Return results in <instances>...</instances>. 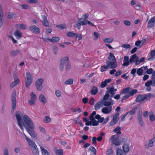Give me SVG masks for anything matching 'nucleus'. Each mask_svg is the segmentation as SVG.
<instances>
[{"label": "nucleus", "mask_w": 155, "mask_h": 155, "mask_svg": "<svg viewBox=\"0 0 155 155\" xmlns=\"http://www.w3.org/2000/svg\"><path fill=\"white\" fill-rule=\"evenodd\" d=\"M137 60L138 59V57L137 56L136 54H133L130 58V62H135V61L134 59Z\"/></svg>", "instance_id": "28"}, {"label": "nucleus", "mask_w": 155, "mask_h": 155, "mask_svg": "<svg viewBox=\"0 0 155 155\" xmlns=\"http://www.w3.org/2000/svg\"><path fill=\"white\" fill-rule=\"evenodd\" d=\"M91 120V121L92 125L93 126H97L98 125V121L95 120L94 119V120Z\"/></svg>", "instance_id": "52"}, {"label": "nucleus", "mask_w": 155, "mask_h": 155, "mask_svg": "<svg viewBox=\"0 0 155 155\" xmlns=\"http://www.w3.org/2000/svg\"><path fill=\"white\" fill-rule=\"evenodd\" d=\"M17 16L16 14L13 12H10L8 13V18L9 19L15 18Z\"/></svg>", "instance_id": "34"}, {"label": "nucleus", "mask_w": 155, "mask_h": 155, "mask_svg": "<svg viewBox=\"0 0 155 155\" xmlns=\"http://www.w3.org/2000/svg\"><path fill=\"white\" fill-rule=\"evenodd\" d=\"M51 118L48 116H46L43 119V121L45 123H48L51 121Z\"/></svg>", "instance_id": "47"}, {"label": "nucleus", "mask_w": 155, "mask_h": 155, "mask_svg": "<svg viewBox=\"0 0 155 155\" xmlns=\"http://www.w3.org/2000/svg\"><path fill=\"white\" fill-rule=\"evenodd\" d=\"M56 26L60 30H63L67 26L65 25L62 24L56 25Z\"/></svg>", "instance_id": "49"}, {"label": "nucleus", "mask_w": 155, "mask_h": 155, "mask_svg": "<svg viewBox=\"0 0 155 155\" xmlns=\"http://www.w3.org/2000/svg\"><path fill=\"white\" fill-rule=\"evenodd\" d=\"M107 91H106L108 93H110V97H113L114 96L115 94L114 91V88L112 87H107L106 88Z\"/></svg>", "instance_id": "20"}, {"label": "nucleus", "mask_w": 155, "mask_h": 155, "mask_svg": "<svg viewBox=\"0 0 155 155\" xmlns=\"http://www.w3.org/2000/svg\"><path fill=\"white\" fill-rule=\"evenodd\" d=\"M155 22V16L151 18L149 21L147 23V28H150L153 27Z\"/></svg>", "instance_id": "14"}, {"label": "nucleus", "mask_w": 155, "mask_h": 155, "mask_svg": "<svg viewBox=\"0 0 155 155\" xmlns=\"http://www.w3.org/2000/svg\"><path fill=\"white\" fill-rule=\"evenodd\" d=\"M17 26H19L21 29H25L26 27L25 25L23 24H19Z\"/></svg>", "instance_id": "62"}, {"label": "nucleus", "mask_w": 155, "mask_h": 155, "mask_svg": "<svg viewBox=\"0 0 155 155\" xmlns=\"http://www.w3.org/2000/svg\"><path fill=\"white\" fill-rule=\"evenodd\" d=\"M3 21V13L2 5H0V27L2 25Z\"/></svg>", "instance_id": "16"}, {"label": "nucleus", "mask_w": 155, "mask_h": 155, "mask_svg": "<svg viewBox=\"0 0 155 155\" xmlns=\"http://www.w3.org/2000/svg\"><path fill=\"white\" fill-rule=\"evenodd\" d=\"M121 128L119 127H117L115 128L113 130V132H117L116 135L119 136L121 134V132L120 131Z\"/></svg>", "instance_id": "33"}, {"label": "nucleus", "mask_w": 155, "mask_h": 155, "mask_svg": "<svg viewBox=\"0 0 155 155\" xmlns=\"http://www.w3.org/2000/svg\"><path fill=\"white\" fill-rule=\"evenodd\" d=\"M25 79L26 87L28 88L33 82V78L32 74L29 72H28L26 73Z\"/></svg>", "instance_id": "3"}, {"label": "nucleus", "mask_w": 155, "mask_h": 155, "mask_svg": "<svg viewBox=\"0 0 155 155\" xmlns=\"http://www.w3.org/2000/svg\"><path fill=\"white\" fill-rule=\"evenodd\" d=\"M153 96V95L151 93H148L147 94H139L137 95L135 99V101L137 103L144 102L145 100H149L151 97Z\"/></svg>", "instance_id": "2"}, {"label": "nucleus", "mask_w": 155, "mask_h": 155, "mask_svg": "<svg viewBox=\"0 0 155 155\" xmlns=\"http://www.w3.org/2000/svg\"><path fill=\"white\" fill-rule=\"evenodd\" d=\"M31 97L30 100L29 101V104L31 105L34 104L35 101L36 100L37 97L36 95L33 93V92H31Z\"/></svg>", "instance_id": "10"}, {"label": "nucleus", "mask_w": 155, "mask_h": 155, "mask_svg": "<svg viewBox=\"0 0 155 155\" xmlns=\"http://www.w3.org/2000/svg\"><path fill=\"white\" fill-rule=\"evenodd\" d=\"M20 80L19 78H17L16 80H14V81L11 83L10 84V87H13L15 86L18 84L20 82Z\"/></svg>", "instance_id": "27"}, {"label": "nucleus", "mask_w": 155, "mask_h": 155, "mask_svg": "<svg viewBox=\"0 0 155 155\" xmlns=\"http://www.w3.org/2000/svg\"><path fill=\"white\" fill-rule=\"evenodd\" d=\"M60 38L58 37H53L52 39H51V42H58Z\"/></svg>", "instance_id": "46"}, {"label": "nucleus", "mask_w": 155, "mask_h": 155, "mask_svg": "<svg viewBox=\"0 0 155 155\" xmlns=\"http://www.w3.org/2000/svg\"><path fill=\"white\" fill-rule=\"evenodd\" d=\"M109 93L106 92V93L103 97V99L104 101L106 100L109 98Z\"/></svg>", "instance_id": "59"}, {"label": "nucleus", "mask_w": 155, "mask_h": 155, "mask_svg": "<svg viewBox=\"0 0 155 155\" xmlns=\"http://www.w3.org/2000/svg\"><path fill=\"white\" fill-rule=\"evenodd\" d=\"M14 35L18 39H20L22 36V33L20 31L18 30L14 32Z\"/></svg>", "instance_id": "22"}, {"label": "nucleus", "mask_w": 155, "mask_h": 155, "mask_svg": "<svg viewBox=\"0 0 155 155\" xmlns=\"http://www.w3.org/2000/svg\"><path fill=\"white\" fill-rule=\"evenodd\" d=\"M95 101V100L94 98H91L89 102V103L91 105H93L94 104V102Z\"/></svg>", "instance_id": "58"}, {"label": "nucleus", "mask_w": 155, "mask_h": 155, "mask_svg": "<svg viewBox=\"0 0 155 155\" xmlns=\"http://www.w3.org/2000/svg\"><path fill=\"white\" fill-rule=\"evenodd\" d=\"M39 100L44 103H46V98L43 94H41L40 95L39 97Z\"/></svg>", "instance_id": "36"}, {"label": "nucleus", "mask_w": 155, "mask_h": 155, "mask_svg": "<svg viewBox=\"0 0 155 155\" xmlns=\"http://www.w3.org/2000/svg\"><path fill=\"white\" fill-rule=\"evenodd\" d=\"M137 74L139 76H141L143 74V70L141 68H138L137 71Z\"/></svg>", "instance_id": "48"}, {"label": "nucleus", "mask_w": 155, "mask_h": 155, "mask_svg": "<svg viewBox=\"0 0 155 155\" xmlns=\"http://www.w3.org/2000/svg\"><path fill=\"white\" fill-rule=\"evenodd\" d=\"M118 137V136L114 135L110 138L109 140L112 144L116 146H119L121 144V141L119 140Z\"/></svg>", "instance_id": "4"}, {"label": "nucleus", "mask_w": 155, "mask_h": 155, "mask_svg": "<svg viewBox=\"0 0 155 155\" xmlns=\"http://www.w3.org/2000/svg\"><path fill=\"white\" fill-rule=\"evenodd\" d=\"M155 141V135L153 138L149 141L148 145L149 147H151L153 145V142Z\"/></svg>", "instance_id": "37"}, {"label": "nucleus", "mask_w": 155, "mask_h": 155, "mask_svg": "<svg viewBox=\"0 0 155 155\" xmlns=\"http://www.w3.org/2000/svg\"><path fill=\"white\" fill-rule=\"evenodd\" d=\"M55 153L56 155H63V150L62 149H58L55 151Z\"/></svg>", "instance_id": "42"}, {"label": "nucleus", "mask_w": 155, "mask_h": 155, "mask_svg": "<svg viewBox=\"0 0 155 155\" xmlns=\"http://www.w3.org/2000/svg\"><path fill=\"white\" fill-rule=\"evenodd\" d=\"M97 140V138L96 137H92V143L94 145H97V142H96Z\"/></svg>", "instance_id": "64"}, {"label": "nucleus", "mask_w": 155, "mask_h": 155, "mask_svg": "<svg viewBox=\"0 0 155 155\" xmlns=\"http://www.w3.org/2000/svg\"><path fill=\"white\" fill-rule=\"evenodd\" d=\"M108 59L109 60V61H116V58L114 54L111 52L110 53Z\"/></svg>", "instance_id": "30"}, {"label": "nucleus", "mask_w": 155, "mask_h": 155, "mask_svg": "<svg viewBox=\"0 0 155 155\" xmlns=\"http://www.w3.org/2000/svg\"><path fill=\"white\" fill-rule=\"evenodd\" d=\"M109 68L107 65H104L101 66L100 68V71L101 72H103L107 70H108Z\"/></svg>", "instance_id": "40"}, {"label": "nucleus", "mask_w": 155, "mask_h": 155, "mask_svg": "<svg viewBox=\"0 0 155 155\" xmlns=\"http://www.w3.org/2000/svg\"><path fill=\"white\" fill-rule=\"evenodd\" d=\"M19 53L18 50H14L11 51L10 54L12 56H15L17 55Z\"/></svg>", "instance_id": "43"}, {"label": "nucleus", "mask_w": 155, "mask_h": 155, "mask_svg": "<svg viewBox=\"0 0 155 155\" xmlns=\"http://www.w3.org/2000/svg\"><path fill=\"white\" fill-rule=\"evenodd\" d=\"M119 117V114L118 113H116L113 116L112 120L117 123L118 121V117Z\"/></svg>", "instance_id": "38"}, {"label": "nucleus", "mask_w": 155, "mask_h": 155, "mask_svg": "<svg viewBox=\"0 0 155 155\" xmlns=\"http://www.w3.org/2000/svg\"><path fill=\"white\" fill-rule=\"evenodd\" d=\"M132 89L131 88L128 87L127 88H124L122 89L120 92V94H129L130 90Z\"/></svg>", "instance_id": "19"}, {"label": "nucleus", "mask_w": 155, "mask_h": 155, "mask_svg": "<svg viewBox=\"0 0 155 155\" xmlns=\"http://www.w3.org/2000/svg\"><path fill=\"white\" fill-rule=\"evenodd\" d=\"M137 109V107H135L132 108L130 110L127 112V114H129V115H131L135 114Z\"/></svg>", "instance_id": "32"}, {"label": "nucleus", "mask_w": 155, "mask_h": 155, "mask_svg": "<svg viewBox=\"0 0 155 155\" xmlns=\"http://www.w3.org/2000/svg\"><path fill=\"white\" fill-rule=\"evenodd\" d=\"M63 59H61L60 61V69L61 71H63L64 69V65H65Z\"/></svg>", "instance_id": "35"}, {"label": "nucleus", "mask_w": 155, "mask_h": 155, "mask_svg": "<svg viewBox=\"0 0 155 155\" xmlns=\"http://www.w3.org/2000/svg\"><path fill=\"white\" fill-rule=\"evenodd\" d=\"M116 155H127L126 153L121 148H118L116 152Z\"/></svg>", "instance_id": "26"}, {"label": "nucleus", "mask_w": 155, "mask_h": 155, "mask_svg": "<svg viewBox=\"0 0 155 155\" xmlns=\"http://www.w3.org/2000/svg\"><path fill=\"white\" fill-rule=\"evenodd\" d=\"M89 15L88 14H83L81 18H80L79 20V21H80L82 19H84L85 21H87V19Z\"/></svg>", "instance_id": "45"}, {"label": "nucleus", "mask_w": 155, "mask_h": 155, "mask_svg": "<svg viewBox=\"0 0 155 155\" xmlns=\"http://www.w3.org/2000/svg\"><path fill=\"white\" fill-rule=\"evenodd\" d=\"M112 110V108L111 107H104L102 108L101 111L104 114H110Z\"/></svg>", "instance_id": "15"}, {"label": "nucleus", "mask_w": 155, "mask_h": 155, "mask_svg": "<svg viewBox=\"0 0 155 155\" xmlns=\"http://www.w3.org/2000/svg\"><path fill=\"white\" fill-rule=\"evenodd\" d=\"M90 150L91 152H93L95 155H96L97 151L94 147H91L90 148Z\"/></svg>", "instance_id": "63"}, {"label": "nucleus", "mask_w": 155, "mask_h": 155, "mask_svg": "<svg viewBox=\"0 0 155 155\" xmlns=\"http://www.w3.org/2000/svg\"><path fill=\"white\" fill-rule=\"evenodd\" d=\"M15 91L13 92L12 95L11 101L12 102V112H13L16 108V100Z\"/></svg>", "instance_id": "6"}, {"label": "nucleus", "mask_w": 155, "mask_h": 155, "mask_svg": "<svg viewBox=\"0 0 155 155\" xmlns=\"http://www.w3.org/2000/svg\"><path fill=\"white\" fill-rule=\"evenodd\" d=\"M96 114V112L95 111H93L92 113L90 115L89 118L90 120H94V116Z\"/></svg>", "instance_id": "54"}, {"label": "nucleus", "mask_w": 155, "mask_h": 155, "mask_svg": "<svg viewBox=\"0 0 155 155\" xmlns=\"http://www.w3.org/2000/svg\"><path fill=\"white\" fill-rule=\"evenodd\" d=\"M106 63L109 68H114L117 67L116 61L107 60Z\"/></svg>", "instance_id": "7"}, {"label": "nucleus", "mask_w": 155, "mask_h": 155, "mask_svg": "<svg viewBox=\"0 0 155 155\" xmlns=\"http://www.w3.org/2000/svg\"><path fill=\"white\" fill-rule=\"evenodd\" d=\"M29 29L31 31L35 34H38L40 32V29L34 25L31 26L29 27Z\"/></svg>", "instance_id": "12"}, {"label": "nucleus", "mask_w": 155, "mask_h": 155, "mask_svg": "<svg viewBox=\"0 0 155 155\" xmlns=\"http://www.w3.org/2000/svg\"><path fill=\"white\" fill-rule=\"evenodd\" d=\"M152 80H150L147 82L145 84V85L148 87H149V89H148V91H149L151 90L150 87V86L151 85H152Z\"/></svg>", "instance_id": "39"}, {"label": "nucleus", "mask_w": 155, "mask_h": 155, "mask_svg": "<svg viewBox=\"0 0 155 155\" xmlns=\"http://www.w3.org/2000/svg\"><path fill=\"white\" fill-rule=\"evenodd\" d=\"M16 116L17 120L18 121V125L20 127L21 129L23 130V125H24V124L21 117V116L19 114H17L16 115Z\"/></svg>", "instance_id": "8"}, {"label": "nucleus", "mask_w": 155, "mask_h": 155, "mask_svg": "<svg viewBox=\"0 0 155 155\" xmlns=\"http://www.w3.org/2000/svg\"><path fill=\"white\" fill-rule=\"evenodd\" d=\"M76 35V33H73L71 32H69L67 34V35L68 37H74Z\"/></svg>", "instance_id": "53"}, {"label": "nucleus", "mask_w": 155, "mask_h": 155, "mask_svg": "<svg viewBox=\"0 0 155 155\" xmlns=\"http://www.w3.org/2000/svg\"><path fill=\"white\" fill-rule=\"evenodd\" d=\"M98 92L97 88L95 86H93L91 91V93L93 95H96L98 93Z\"/></svg>", "instance_id": "23"}, {"label": "nucleus", "mask_w": 155, "mask_h": 155, "mask_svg": "<svg viewBox=\"0 0 155 155\" xmlns=\"http://www.w3.org/2000/svg\"><path fill=\"white\" fill-rule=\"evenodd\" d=\"M122 150L126 154L128 153L130 150V147L127 143H124L122 146Z\"/></svg>", "instance_id": "21"}, {"label": "nucleus", "mask_w": 155, "mask_h": 155, "mask_svg": "<svg viewBox=\"0 0 155 155\" xmlns=\"http://www.w3.org/2000/svg\"><path fill=\"white\" fill-rule=\"evenodd\" d=\"M113 40V38H105L104 41L105 42L108 43H110Z\"/></svg>", "instance_id": "50"}, {"label": "nucleus", "mask_w": 155, "mask_h": 155, "mask_svg": "<svg viewBox=\"0 0 155 155\" xmlns=\"http://www.w3.org/2000/svg\"><path fill=\"white\" fill-rule=\"evenodd\" d=\"M40 149L43 155H50L49 153L43 147H41Z\"/></svg>", "instance_id": "29"}, {"label": "nucleus", "mask_w": 155, "mask_h": 155, "mask_svg": "<svg viewBox=\"0 0 155 155\" xmlns=\"http://www.w3.org/2000/svg\"><path fill=\"white\" fill-rule=\"evenodd\" d=\"M26 139L29 143L31 149L33 151H35L36 152L38 151V148L35 142L26 136Z\"/></svg>", "instance_id": "5"}, {"label": "nucleus", "mask_w": 155, "mask_h": 155, "mask_svg": "<svg viewBox=\"0 0 155 155\" xmlns=\"http://www.w3.org/2000/svg\"><path fill=\"white\" fill-rule=\"evenodd\" d=\"M73 80L72 79H70L66 81H65L64 83L66 85H68L69 84H73Z\"/></svg>", "instance_id": "51"}, {"label": "nucleus", "mask_w": 155, "mask_h": 155, "mask_svg": "<svg viewBox=\"0 0 155 155\" xmlns=\"http://www.w3.org/2000/svg\"><path fill=\"white\" fill-rule=\"evenodd\" d=\"M137 92V91L136 89H132L130 90V92L128 94L130 96H133L135 94H136Z\"/></svg>", "instance_id": "41"}, {"label": "nucleus", "mask_w": 155, "mask_h": 155, "mask_svg": "<svg viewBox=\"0 0 155 155\" xmlns=\"http://www.w3.org/2000/svg\"><path fill=\"white\" fill-rule=\"evenodd\" d=\"M44 81L43 79H39L36 81L35 85L37 90L41 91L42 88V84Z\"/></svg>", "instance_id": "9"}, {"label": "nucleus", "mask_w": 155, "mask_h": 155, "mask_svg": "<svg viewBox=\"0 0 155 155\" xmlns=\"http://www.w3.org/2000/svg\"><path fill=\"white\" fill-rule=\"evenodd\" d=\"M148 57H150L148 58V61H152L155 59V49L150 51V53L148 54Z\"/></svg>", "instance_id": "13"}, {"label": "nucleus", "mask_w": 155, "mask_h": 155, "mask_svg": "<svg viewBox=\"0 0 155 155\" xmlns=\"http://www.w3.org/2000/svg\"><path fill=\"white\" fill-rule=\"evenodd\" d=\"M130 97V95H129L128 94H127L124 96L122 98L121 101H123L128 99L129 97Z\"/></svg>", "instance_id": "57"}, {"label": "nucleus", "mask_w": 155, "mask_h": 155, "mask_svg": "<svg viewBox=\"0 0 155 155\" xmlns=\"http://www.w3.org/2000/svg\"><path fill=\"white\" fill-rule=\"evenodd\" d=\"M129 60V57L128 56H125L124 57L123 61V63L122 64L123 66H127L129 64L130 62Z\"/></svg>", "instance_id": "17"}, {"label": "nucleus", "mask_w": 155, "mask_h": 155, "mask_svg": "<svg viewBox=\"0 0 155 155\" xmlns=\"http://www.w3.org/2000/svg\"><path fill=\"white\" fill-rule=\"evenodd\" d=\"M23 118L25 123L28 127L26 128L27 131L32 137H35L37 135L35 132L33 130L34 128V126L32 120L28 116L26 115H24Z\"/></svg>", "instance_id": "1"}, {"label": "nucleus", "mask_w": 155, "mask_h": 155, "mask_svg": "<svg viewBox=\"0 0 155 155\" xmlns=\"http://www.w3.org/2000/svg\"><path fill=\"white\" fill-rule=\"evenodd\" d=\"M81 24L80 22L76 21L74 23V27L78 28H80L81 27Z\"/></svg>", "instance_id": "55"}, {"label": "nucleus", "mask_w": 155, "mask_h": 155, "mask_svg": "<svg viewBox=\"0 0 155 155\" xmlns=\"http://www.w3.org/2000/svg\"><path fill=\"white\" fill-rule=\"evenodd\" d=\"M121 46L126 49L129 48L130 47V45L127 43L122 45Z\"/></svg>", "instance_id": "56"}, {"label": "nucleus", "mask_w": 155, "mask_h": 155, "mask_svg": "<svg viewBox=\"0 0 155 155\" xmlns=\"http://www.w3.org/2000/svg\"><path fill=\"white\" fill-rule=\"evenodd\" d=\"M42 22L43 25L45 26H47L48 25V22L47 19V18L45 15L42 16Z\"/></svg>", "instance_id": "25"}, {"label": "nucleus", "mask_w": 155, "mask_h": 155, "mask_svg": "<svg viewBox=\"0 0 155 155\" xmlns=\"http://www.w3.org/2000/svg\"><path fill=\"white\" fill-rule=\"evenodd\" d=\"M149 117L150 120L151 121H153L155 120V116L153 112H150Z\"/></svg>", "instance_id": "44"}, {"label": "nucleus", "mask_w": 155, "mask_h": 155, "mask_svg": "<svg viewBox=\"0 0 155 155\" xmlns=\"http://www.w3.org/2000/svg\"><path fill=\"white\" fill-rule=\"evenodd\" d=\"M101 102H98L94 106V109L95 110H99L100 108L102 107Z\"/></svg>", "instance_id": "31"}, {"label": "nucleus", "mask_w": 155, "mask_h": 155, "mask_svg": "<svg viewBox=\"0 0 155 155\" xmlns=\"http://www.w3.org/2000/svg\"><path fill=\"white\" fill-rule=\"evenodd\" d=\"M111 81V79L110 78L105 79L104 81L102 82L100 87L102 88L104 87L107 86V83H110Z\"/></svg>", "instance_id": "18"}, {"label": "nucleus", "mask_w": 155, "mask_h": 155, "mask_svg": "<svg viewBox=\"0 0 155 155\" xmlns=\"http://www.w3.org/2000/svg\"><path fill=\"white\" fill-rule=\"evenodd\" d=\"M110 101H104V105L105 106H107V107H111L112 108V105L113 104L114 101L111 99H110Z\"/></svg>", "instance_id": "24"}, {"label": "nucleus", "mask_w": 155, "mask_h": 155, "mask_svg": "<svg viewBox=\"0 0 155 155\" xmlns=\"http://www.w3.org/2000/svg\"><path fill=\"white\" fill-rule=\"evenodd\" d=\"M113 153V151L112 149L111 148H109L107 150L106 152V154L107 155H111Z\"/></svg>", "instance_id": "60"}, {"label": "nucleus", "mask_w": 155, "mask_h": 155, "mask_svg": "<svg viewBox=\"0 0 155 155\" xmlns=\"http://www.w3.org/2000/svg\"><path fill=\"white\" fill-rule=\"evenodd\" d=\"M63 59L64 62L65 66H66V69L67 71H68L71 68L70 64L68 60V57H64Z\"/></svg>", "instance_id": "11"}, {"label": "nucleus", "mask_w": 155, "mask_h": 155, "mask_svg": "<svg viewBox=\"0 0 155 155\" xmlns=\"http://www.w3.org/2000/svg\"><path fill=\"white\" fill-rule=\"evenodd\" d=\"M74 112H78L79 113H80L81 112V108H73L71 109Z\"/></svg>", "instance_id": "61"}]
</instances>
